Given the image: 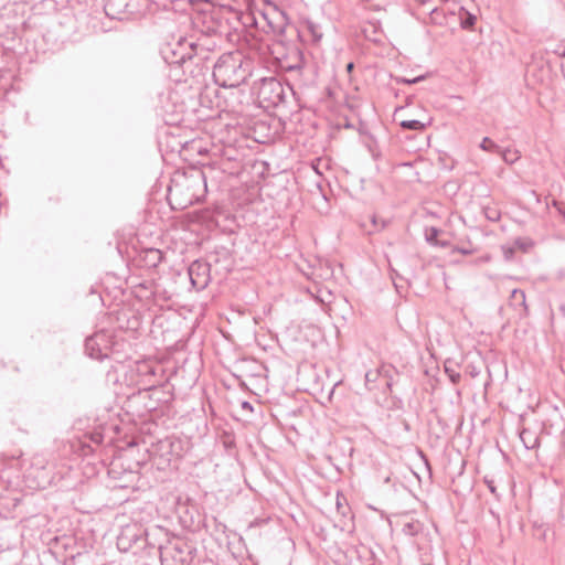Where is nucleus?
I'll return each instance as SVG.
<instances>
[{
  "label": "nucleus",
  "instance_id": "nucleus-35",
  "mask_svg": "<svg viewBox=\"0 0 565 565\" xmlns=\"http://www.w3.org/2000/svg\"><path fill=\"white\" fill-rule=\"evenodd\" d=\"M243 408H252L250 404L248 402H244L242 404Z\"/></svg>",
  "mask_w": 565,
  "mask_h": 565
},
{
  "label": "nucleus",
  "instance_id": "nucleus-22",
  "mask_svg": "<svg viewBox=\"0 0 565 565\" xmlns=\"http://www.w3.org/2000/svg\"><path fill=\"white\" fill-rule=\"evenodd\" d=\"M425 78H426V75H419L414 78L396 77V83L412 85V84L419 83V82L424 81Z\"/></svg>",
  "mask_w": 565,
  "mask_h": 565
},
{
  "label": "nucleus",
  "instance_id": "nucleus-14",
  "mask_svg": "<svg viewBox=\"0 0 565 565\" xmlns=\"http://www.w3.org/2000/svg\"><path fill=\"white\" fill-rule=\"evenodd\" d=\"M498 153L501 154L503 161L508 164H513L521 158L520 151L512 148H501V151H499Z\"/></svg>",
  "mask_w": 565,
  "mask_h": 565
},
{
  "label": "nucleus",
  "instance_id": "nucleus-2",
  "mask_svg": "<svg viewBox=\"0 0 565 565\" xmlns=\"http://www.w3.org/2000/svg\"><path fill=\"white\" fill-rule=\"evenodd\" d=\"M206 190V178L201 170L183 173L181 179L174 180L169 188L170 193L184 195V206L199 202L204 198Z\"/></svg>",
  "mask_w": 565,
  "mask_h": 565
},
{
  "label": "nucleus",
  "instance_id": "nucleus-15",
  "mask_svg": "<svg viewBox=\"0 0 565 565\" xmlns=\"http://www.w3.org/2000/svg\"><path fill=\"white\" fill-rule=\"evenodd\" d=\"M429 125V122H423L420 120H417V119H411V120H403L401 121L399 126L403 128V129H408V130H415V131H423L426 129V127Z\"/></svg>",
  "mask_w": 565,
  "mask_h": 565
},
{
  "label": "nucleus",
  "instance_id": "nucleus-28",
  "mask_svg": "<svg viewBox=\"0 0 565 565\" xmlns=\"http://www.w3.org/2000/svg\"><path fill=\"white\" fill-rule=\"evenodd\" d=\"M445 372L448 374L449 380L454 384H457L460 381V379H461L460 373H458V372H456L454 370H450L448 366H445Z\"/></svg>",
  "mask_w": 565,
  "mask_h": 565
},
{
  "label": "nucleus",
  "instance_id": "nucleus-10",
  "mask_svg": "<svg viewBox=\"0 0 565 565\" xmlns=\"http://www.w3.org/2000/svg\"><path fill=\"white\" fill-rule=\"evenodd\" d=\"M162 258L163 254L160 249L147 248L143 250V260L149 268L157 267L162 262Z\"/></svg>",
  "mask_w": 565,
  "mask_h": 565
},
{
  "label": "nucleus",
  "instance_id": "nucleus-4",
  "mask_svg": "<svg viewBox=\"0 0 565 565\" xmlns=\"http://www.w3.org/2000/svg\"><path fill=\"white\" fill-rule=\"evenodd\" d=\"M150 6V0H106L104 11L109 19L129 21L145 15Z\"/></svg>",
  "mask_w": 565,
  "mask_h": 565
},
{
  "label": "nucleus",
  "instance_id": "nucleus-6",
  "mask_svg": "<svg viewBox=\"0 0 565 565\" xmlns=\"http://www.w3.org/2000/svg\"><path fill=\"white\" fill-rule=\"evenodd\" d=\"M115 345L113 334L100 330L85 340V351L92 359L104 360L109 356Z\"/></svg>",
  "mask_w": 565,
  "mask_h": 565
},
{
  "label": "nucleus",
  "instance_id": "nucleus-5",
  "mask_svg": "<svg viewBox=\"0 0 565 565\" xmlns=\"http://www.w3.org/2000/svg\"><path fill=\"white\" fill-rule=\"evenodd\" d=\"M253 20L257 28L277 35L284 34L289 24L286 12L276 6H270L265 11H260L258 15L253 17Z\"/></svg>",
  "mask_w": 565,
  "mask_h": 565
},
{
  "label": "nucleus",
  "instance_id": "nucleus-16",
  "mask_svg": "<svg viewBox=\"0 0 565 565\" xmlns=\"http://www.w3.org/2000/svg\"><path fill=\"white\" fill-rule=\"evenodd\" d=\"M480 149L487 152L498 153L501 151V147L498 146L493 140H491L489 137H484L482 141L480 142Z\"/></svg>",
  "mask_w": 565,
  "mask_h": 565
},
{
  "label": "nucleus",
  "instance_id": "nucleus-17",
  "mask_svg": "<svg viewBox=\"0 0 565 565\" xmlns=\"http://www.w3.org/2000/svg\"><path fill=\"white\" fill-rule=\"evenodd\" d=\"M316 299L320 303L329 305L333 300V295L329 289H319Z\"/></svg>",
  "mask_w": 565,
  "mask_h": 565
},
{
  "label": "nucleus",
  "instance_id": "nucleus-9",
  "mask_svg": "<svg viewBox=\"0 0 565 565\" xmlns=\"http://www.w3.org/2000/svg\"><path fill=\"white\" fill-rule=\"evenodd\" d=\"M520 439L526 449H534L540 445V438L537 434L530 428H523L521 430Z\"/></svg>",
  "mask_w": 565,
  "mask_h": 565
},
{
  "label": "nucleus",
  "instance_id": "nucleus-12",
  "mask_svg": "<svg viewBox=\"0 0 565 565\" xmlns=\"http://www.w3.org/2000/svg\"><path fill=\"white\" fill-rule=\"evenodd\" d=\"M295 58L296 61L294 63H289L288 61L280 62L281 70L289 73L298 74L302 68V58L300 52L297 51L295 53Z\"/></svg>",
  "mask_w": 565,
  "mask_h": 565
},
{
  "label": "nucleus",
  "instance_id": "nucleus-31",
  "mask_svg": "<svg viewBox=\"0 0 565 565\" xmlns=\"http://www.w3.org/2000/svg\"><path fill=\"white\" fill-rule=\"evenodd\" d=\"M353 70H354V63L349 62L345 66V72H347L350 81H351V74H352Z\"/></svg>",
  "mask_w": 565,
  "mask_h": 565
},
{
  "label": "nucleus",
  "instance_id": "nucleus-3",
  "mask_svg": "<svg viewBox=\"0 0 565 565\" xmlns=\"http://www.w3.org/2000/svg\"><path fill=\"white\" fill-rule=\"evenodd\" d=\"M164 62L171 66H183L198 57V44L184 36L164 43L160 49Z\"/></svg>",
  "mask_w": 565,
  "mask_h": 565
},
{
  "label": "nucleus",
  "instance_id": "nucleus-21",
  "mask_svg": "<svg viewBox=\"0 0 565 565\" xmlns=\"http://www.w3.org/2000/svg\"><path fill=\"white\" fill-rule=\"evenodd\" d=\"M420 524L418 522H409L403 526V532L406 535H415L418 533Z\"/></svg>",
  "mask_w": 565,
  "mask_h": 565
},
{
  "label": "nucleus",
  "instance_id": "nucleus-27",
  "mask_svg": "<svg viewBox=\"0 0 565 565\" xmlns=\"http://www.w3.org/2000/svg\"><path fill=\"white\" fill-rule=\"evenodd\" d=\"M85 437H88L89 440L95 445L103 444L104 436L100 431H93L89 435H86Z\"/></svg>",
  "mask_w": 565,
  "mask_h": 565
},
{
  "label": "nucleus",
  "instance_id": "nucleus-11",
  "mask_svg": "<svg viewBox=\"0 0 565 565\" xmlns=\"http://www.w3.org/2000/svg\"><path fill=\"white\" fill-rule=\"evenodd\" d=\"M303 31L307 32L311 36V40L313 43L320 42V40L323 36L322 29H321L320 24H318L311 20L305 21Z\"/></svg>",
  "mask_w": 565,
  "mask_h": 565
},
{
  "label": "nucleus",
  "instance_id": "nucleus-36",
  "mask_svg": "<svg viewBox=\"0 0 565 565\" xmlns=\"http://www.w3.org/2000/svg\"><path fill=\"white\" fill-rule=\"evenodd\" d=\"M559 310L563 313V316L565 317V305L564 303L559 306Z\"/></svg>",
  "mask_w": 565,
  "mask_h": 565
},
{
  "label": "nucleus",
  "instance_id": "nucleus-34",
  "mask_svg": "<svg viewBox=\"0 0 565 565\" xmlns=\"http://www.w3.org/2000/svg\"><path fill=\"white\" fill-rule=\"evenodd\" d=\"M392 273L395 275V276L393 277V280H394V287H396V288H397V284L395 282V277H399V275H398L394 269H392Z\"/></svg>",
  "mask_w": 565,
  "mask_h": 565
},
{
  "label": "nucleus",
  "instance_id": "nucleus-26",
  "mask_svg": "<svg viewBox=\"0 0 565 565\" xmlns=\"http://www.w3.org/2000/svg\"><path fill=\"white\" fill-rule=\"evenodd\" d=\"M78 445H79V455L81 456H88L93 452V447L87 444L86 441H82V440H78Z\"/></svg>",
  "mask_w": 565,
  "mask_h": 565
},
{
  "label": "nucleus",
  "instance_id": "nucleus-1",
  "mask_svg": "<svg viewBox=\"0 0 565 565\" xmlns=\"http://www.w3.org/2000/svg\"><path fill=\"white\" fill-rule=\"evenodd\" d=\"M250 62L241 52L221 55L213 67V78L223 88H235L244 84L250 76Z\"/></svg>",
  "mask_w": 565,
  "mask_h": 565
},
{
  "label": "nucleus",
  "instance_id": "nucleus-29",
  "mask_svg": "<svg viewBox=\"0 0 565 565\" xmlns=\"http://www.w3.org/2000/svg\"><path fill=\"white\" fill-rule=\"evenodd\" d=\"M553 54L565 57V42H561L556 44L553 49L550 50Z\"/></svg>",
  "mask_w": 565,
  "mask_h": 565
},
{
  "label": "nucleus",
  "instance_id": "nucleus-24",
  "mask_svg": "<svg viewBox=\"0 0 565 565\" xmlns=\"http://www.w3.org/2000/svg\"><path fill=\"white\" fill-rule=\"evenodd\" d=\"M484 215L491 222H497L500 220V212L495 209H491V207L484 209Z\"/></svg>",
  "mask_w": 565,
  "mask_h": 565
},
{
  "label": "nucleus",
  "instance_id": "nucleus-32",
  "mask_svg": "<svg viewBox=\"0 0 565 565\" xmlns=\"http://www.w3.org/2000/svg\"><path fill=\"white\" fill-rule=\"evenodd\" d=\"M455 250H456V252H458V253H460V254H462V255H469V254H471V250H470V249H467V248H463V247H457Z\"/></svg>",
  "mask_w": 565,
  "mask_h": 565
},
{
  "label": "nucleus",
  "instance_id": "nucleus-33",
  "mask_svg": "<svg viewBox=\"0 0 565 565\" xmlns=\"http://www.w3.org/2000/svg\"><path fill=\"white\" fill-rule=\"evenodd\" d=\"M439 13L438 9L437 8H434L431 9L430 11V17H431V20H435L436 19V15Z\"/></svg>",
  "mask_w": 565,
  "mask_h": 565
},
{
  "label": "nucleus",
  "instance_id": "nucleus-8",
  "mask_svg": "<svg viewBox=\"0 0 565 565\" xmlns=\"http://www.w3.org/2000/svg\"><path fill=\"white\" fill-rule=\"evenodd\" d=\"M189 276L193 286L203 287L207 282V276L210 271V265L201 263L199 260L193 262L189 266Z\"/></svg>",
  "mask_w": 565,
  "mask_h": 565
},
{
  "label": "nucleus",
  "instance_id": "nucleus-18",
  "mask_svg": "<svg viewBox=\"0 0 565 565\" xmlns=\"http://www.w3.org/2000/svg\"><path fill=\"white\" fill-rule=\"evenodd\" d=\"M371 223H372L373 230L367 231L369 234L384 230L387 226L388 222L386 220L379 218L375 214H373L371 216Z\"/></svg>",
  "mask_w": 565,
  "mask_h": 565
},
{
  "label": "nucleus",
  "instance_id": "nucleus-25",
  "mask_svg": "<svg viewBox=\"0 0 565 565\" xmlns=\"http://www.w3.org/2000/svg\"><path fill=\"white\" fill-rule=\"evenodd\" d=\"M511 298L515 301V302H520V305L524 306L525 305V292L523 290H520V289H514L512 292H511Z\"/></svg>",
  "mask_w": 565,
  "mask_h": 565
},
{
  "label": "nucleus",
  "instance_id": "nucleus-20",
  "mask_svg": "<svg viewBox=\"0 0 565 565\" xmlns=\"http://www.w3.org/2000/svg\"><path fill=\"white\" fill-rule=\"evenodd\" d=\"M377 375H379L377 371H367L365 373V385H366L367 390L372 391L375 388L373 383L376 381Z\"/></svg>",
  "mask_w": 565,
  "mask_h": 565
},
{
  "label": "nucleus",
  "instance_id": "nucleus-30",
  "mask_svg": "<svg viewBox=\"0 0 565 565\" xmlns=\"http://www.w3.org/2000/svg\"><path fill=\"white\" fill-rule=\"evenodd\" d=\"M484 483L487 484L488 489L491 493H497V488L494 486V481L492 479H489L488 477H484Z\"/></svg>",
  "mask_w": 565,
  "mask_h": 565
},
{
  "label": "nucleus",
  "instance_id": "nucleus-19",
  "mask_svg": "<svg viewBox=\"0 0 565 565\" xmlns=\"http://www.w3.org/2000/svg\"><path fill=\"white\" fill-rule=\"evenodd\" d=\"M439 234V230L437 227H429L426 230V241L427 243L431 244V245H439V243L437 242V236Z\"/></svg>",
  "mask_w": 565,
  "mask_h": 565
},
{
  "label": "nucleus",
  "instance_id": "nucleus-23",
  "mask_svg": "<svg viewBox=\"0 0 565 565\" xmlns=\"http://www.w3.org/2000/svg\"><path fill=\"white\" fill-rule=\"evenodd\" d=\"M369 151L371 152L372 157L377 160L381 157V151L377 147L376 140L371 137L370 142L367 143Z\"/></svg>",
  "mask_w": 565,
  "mask_h": 565
},
{
  "label": "nucleus",
  "instance_id": "nucleus-7",
  "mask_svg": "<svg viewBox=\"0 0 565 565\" xmlns=\"http://www.w3.org/2000/svg\"><path fill=\"white\" fill-rule=\"evenodd\" d=\"M258 97L263 102L276 106L284 102L285 89L277 78L265 77L260 79V84L258 87Z\"/></svg>",
  "mask_w": 565,
  "mask_h": 565
},
{
  "label": "nucleus",
  "instance_id": "nucleus-13",
  "mask_svg": "<svg viewBox=\"0 0 565 565\" xmlns=\"http://www.w3.org/2000/svg\"><path fill=\"white\" fill-rule=\"evenodd\" d=\"M459 18L461 28L466 30L472 29L477 21V17L465 10V8L460 9Z\"/></svg>",
  "mask_w": 565,
  "mask_h": 565
}]
</instances>
